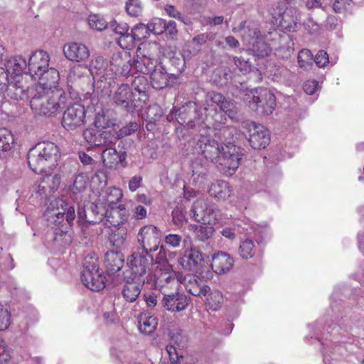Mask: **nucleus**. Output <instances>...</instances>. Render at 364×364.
Returning <instances> with one entry per match:
<instances>
[{"mask_svg":"<svg viewBox=\"0 0 364 364\" xmlns=\"http://www.w3.org/2000/svg\"><path fill=\"white\" fill-rule=\"evenodd\" d=\"M196 146L206 160L218 164L226 175L231 176L236 171L243 156L241 147L232 143L220 146L207 135H200Z\"/></svg>","mask_w":364,"mask_h":364,"instance_id":"obj_1","label":"nucleus"},{"mask_svg":"<svg viewBox=\"0 0 364 364\" xmlns=\"http://www.w3.org/2000/svg\"><path fill=\"white\" fill-rule=\"evenodd\" d=\"M44 216L48 225L54 229V240L62 246L70 244V230L75 218L74 205L61 198H56L50 203Z\"/></svg>","mask_w":364,"mask_h":364,"instance_id":"obj_2","label":"nucleus"},{"mask_svg":"<svg viewBox=\"0 0 364 364\" xmlns=\"http://www.w3.org/2000/svg\"><path fill=\"white\" fill-rule=\"evenodd\" d=\"M67 104V96L60 88L36 90V94L30 102L31 108L36 114L54 116L60 112Z\"/></svg>","mask_w":364,"mask_h":364,"instance_id":"obj_3","label":"nucleus"},{"mask_svg":"<svg viewBox=\"0 0 364 364\" xmlns=\"http://www.w3.org/2000/svg\"><path fill=\"white\" fill-rule=\"evenodd\" d=\"M60 156L59 148L55 143L42 141L30 149L27 161L33 172L41 173L54 168Z\"/></svg>","mask_w":364,"mask_h":364,"instance_id":"obj_4","label":"nucleus"},{"mask_svg":"<svg viewBox=\"0 0 364 364\" xmlns=\"http://www.w3.org/2000/svg\"><path fill=\"white\" fill-rule=\"evenodd\" d=\"M146 284L150 288L159 289L163 294L171 291L179 290L181 283L186 277L180 273H176L169 267H161L155 264L146 276Z\"/></svg>","mask_w":364,"mask_h":364,"instance_id":"obj_5","label":"nucleus"},{"mask_svg":"<svg viewBox=\"0 0 364 364\" xmlns=\"http://www.w3.org/2000/svg\"><path fill=\"white\" fill-rule=\"evenodd\" d=\"M158 50L159 46L156 43H141L136 50L137 58L133 60V68L141 74L150 75L159 64L154 58Z\"/></svg>","mask_w":364,"mask_h":364,"instance_id":"obj_6","label":"nucleus"},{"mask_svg":"<svg viewBox=\"0 0 364 364\" xmlns=\"http://www.w3.org/2000/svg\"><path fill=\"white\" fill-rule=\"evenodd\" d=\"M249 107L260 114H270L276 106V97L267 88L259 87L247 95Z\"/></svg>","mask_w":364,"mask_h":364,"instance_id":"obj_7","label":"nucleus"},{"mask_svg":"<svg viewBox=\"0 0 364 364\" xmlns=\"http://www.w3.org/2000/svg\"><path fill=\"white\" fill-rule=\"evenodd\" d=\"M161 231L154 225L141 227L137 234V241L143 252L149 255L158 250L161 243Z\"/></svg>","mask_w":364,"mask_h":364,"instance_id":"obj_8","label":"nucleus"},{"mask_svg":"<svg viewBox=\"0 0 364 364\" xmlns=\"http://www.w3.org/2000/svg\"><path fill=\"white\" fill-rule=\"evenodd\" d=\"M62 126L68 131H75L86 124V109L80 103H74L64 111L61 121Z\"/></svg>","mask_w":364,"mask_h":364,"instance_id":"obj_9","label":"nucleus"},{"mask_svg":"<svg viewBox=\"0 0 364 364\" xmlns=\"http://www.w3.org/2000/svg\"><path fill=\"white\" fill-rule=\"evenodd\" d=\"M112 99L116 105L133 112L136 108L142 107L144 100L135 99V93L127 83L119 85L112 95Z\"/></svg>","mask_w":364,"mask_h":364,"instance_id":"obj_10","label":"nucleus"},{"mask_svg":"<svg viewBox=\"0 0 364 364\" xmlns=\"http://www.w3.org/2000/svg\"><path fill=\"white\" fill-rule=\"evenodd\" d=\"M154 267L153 264L152 257H149V255H141L138 252H134L127 258V266L129 267L131 274L129 277L134 278L139 280H146V274L147 270L149 272L151 268L150 266Z\"/></svg>","mask_w":364,"mask_h":364,"instance_id":"obj_11","label":"nucleus"},{"mask_svg":"<svg viewBox=\"0 0 364 364\" xmlns=\"http://www.w3.org/2000/svg\"><path fill=\"white\" fill-rule=\"evenodd\" d=\"M190 216L196 222L215 225L218 221L217 210L203 198L197 199L190 210Z\"/></svg>","mask_w":364,"mask_h":364,"instance_id":"obj_12","label":"nucleus"},{"mask_svg":"<svg viewBox=\"0 0 364 364\" xmlns=\"http://www.w3.org/2000/svg\"><path fill=\"white\" fill-rule=\"evenodd\" d=\"M85 269L81 276L82 283L92 291H100L105 287V277L100 271L97 259L88 264L87 260L84 264Z\"/></svg>","mask_w":364,"mask_h":364,"instance_id":"obj_13","label":"nucleus"},{"mask_svg":"<svg viewBox=\"0 0 364 364\" xmlns=\"http://www.w3.org/2000/svg\"><path fill=\"white\" fill-rule=\"evenodd\" d=\"M243 127L249 134L248 141L255 149H264L270 142L269 131L262 124L254 122H246Z\"/></svg>","mask_w":364,"mask_h":364,"instance_id":"obj_14","label":"nucleus"},{"mask_svg":"<svg viewBox=\"0 0 364 364\" xmlns=\"http://www.w3.org/2000/svg\"><path fill=\"white\" fill-rule=\"evenodd\" d=\"M174 117L181 125L185 127H195L200 120L198 105L193 102H187L175 112Z\"/></svg>","mask_w":364,"mask_h":364,"instance_id":"obj_15","label":"nucleus"},{"mask_svg":"<svg viewBox=\"0 0 364 364\" xmlns=\"http://www.w3.org/2000/svg\"><path fill=\"white\" fill-rule=\"evenodd\" d=\"M249 33L250 40H246V38L243 37V41L248 45L247 52L258 58L267 56L271 52V48L261 35L260 31L255 28L249 30Z\"/></svg>","mask_w":364,"mask_h":364,"instance_id":"obj_16","label":"nucleus"},{"mask_svg":"<svg viewBox=\"0 0 364 364\" xmlns=\"http://www.w3.org/2000/svg\"><path fill=\"white\" fill-rule=\"evenodd\" d=\"M270 14L274 20L273 23L278 24L281 29L288 32L296 31L297 17L291 13L287 12L279 4L271 9Z\"/></svg>","mask_w":364,"mask_h":364,"instance_id":"obj_17","label":"nucleus"},{"mask_svg":"<svg viewBox=\"0 0 364 364\" xmlns=\"http://www.w3.org/2000/svg\"><path fill=\"white\" fill-rule=\"evenodd\" d=\"M161 303L163 306L172 313L184 311L188 306L191 299L183 293L171 291L163 294Z\"/></svg>","mask_w":364,"mask_h":364,"instance_id":"obj_18","label":"nucleus"},{"mask_svg":"<svg viewBox=\"0 0 364 364\" xmlns=\"http://www.w3.org/2000/svg\"><path fill=\"white\" fill-rule=\"evenodd\" d=\"M50 56L44 50H36L30 56L28 66L31 76L35 80L48 70Z\"/></svg>","mask_w":364,"mask_h":364,"instance_id":"obj_19","label":"nucleus"},{"mask_svg":"<svg viewBox=\"0 0 364 364\" xmlns=\"http://www.w3.org/2000/svg\"><path fill=\"white\" fill-rule=\"evenodd\" d=\"M177 75L168 73L164 65L159 63L158 66L150 74L151 85L156 90H162L173 85L177 80Z\"/></svg>","mask_w":364,"mask_h":364,"instance_id":"obj_20","label":"nucleus"},{"mask_svg":"<svg viewBox=\"0 0 364 364\" xmlns=\"http://www.w3.org/2000/svg\"><path fill=\"white\" fill-rule=\"evenodd\" d=\"M82 136L90 146H100L115 144L113 141L114 135L110 131H100L88 128L83 131Z\"/></svg>","mask_w":364,"mask_h":364,"instance_id":"obj_21","label":"nucleus"},{"mask_svg":"<svg viewBox=\"0 0 364 364\" xmlns=\"http://www.w3.org/2000/svg\"><path fill=\"white\" fill-rule=\"evenodd\" d=\"M110 67L116 75H129L133 68V61L130 53H114L111 58Z\"/></svg>","mask_w":364,"mask_h":364,"instance_id":"obj_22","label":"nucleus"},{"mask_svg":"<svg viewBox=\"0 0 364 364\" xmlns=\"http://www.w3.org/2000/svg\"><path fill=\"white\" fill-rule=\"evenodd\" d=\"M203 261L201 252L194 248L186 250L183 255L178 259L179 265L184 270L192 272H197L199 270Z\"/></svg>","mask_w":364,"mask_h":364,"instance_id":"obj_23","label":"nucleus"},{"mask_svg":"<svg viewBox=\"0 0 364 364\" xmlns=\"http://www.w3.org/2000/svg\"><path fill=\"white\" fill-rule=\"evenodd\" d=\"M129 217V214L125 205L119 204L117 206L108 207L105 213V223L107 226L116 228L127 222Z\"/></svg>","mask_w":364,"mask_h":364,"instance_id":"obj_24","label":"nucleus"},{"mask_svg":"<svg viewBox=\"0 0 364 364\" xmlns=\"http://www.w3.org/2000/svg\"><path fill=\"white\" fill-rule=\"evenodd\" d=\"M60 183V177L59 175H46L38 181L36 188V193L40 196L47 198L58 188Z\"/></svg>","mask_w":364,"mask_h":364,"instance_id":"obj_25","label":"nucleus"},{"mask_svg":"<svg viewBox=\"0 0 364 364\" xmlns=\"http://www.w3.org/2000/svg\"><path fill=\"white\" fill-rule=\"evenodd\" d=\"M63 53L68 60L75 62L83 61L90 56V50L87 47L82 43L77 42L65 45Z\"/></svg>","mask_w":364,"mask_h":364,"instance_id":"obj_26","label":"nucleus"},{"mask_svg":"<svg viewBox=\"0 0 364 364\" xmlns=\"http://www.w3.org/2000/svg\"><path fill=\"white\" fill-rule=\"evenodd\" d=\"M127 279L122 290L123 298L127 302H134L139 297L142 286L146 284L144 280H139L129 277H126Z\"/></svg>","mask_w":364,"mask_h":364,"instance_id":"obj_27","label":"nucleus"},{"mask_svg":"<svg viewBox=\"0 0 364 364\" xmlns=\"http://www.w3.org/2000/svg\"><path fill=\"white\" fill-rule=\"evenodd\" d=\"M27 63L25 58L21 56H14L6 61V71L11 75V78H16L17 82H21L24 79L23 73L26 68Z\"/></svg>","mask_w":364,"mask_h":364,"instance_id":"obj_28","label":"nucleus"},{"mask_svg":"<svg viewBox=\"0 0 364 364\" xmlns=\"http://www.w3.org/2000/svg\"><path fill=\"white\" fill-rule=\"evenodd\" d=\"M233 263V258L229 254L218 252L213 257L211 267L215 273L224 274L232 269Z\"/></svg>","mask_w":364,"mask_h":364,"instance_id":"obj_29","label":"nucleus"},{"mask_svg":"<svg viewBox=\"0 0 364 364\" xmlns=\"http://www.w3.org/2000/svg\"><path fill=\"white\" fill-rule=\"evenodd\" d=\"M105 267L109 274L119 271L124 264V257L122 252L110 250L105 253Z\"/></svg>","mask_w":364,"mask_h":364,"instance_id":"obj_30","label":"nucleus"},{"mask_svg":"<svg viewBox=\"0 0 364 364\" xmlns=\"http://www.w3.org/2000/svg\"><path fill=\"white\" fill-rule=\"evenodd\" d=\"M181 284H183L186 290L193 296H200L202 295L205 296L210 290L209 286L203 284L202 279L199 277L191 275L189 276V279H187Z\"/></svg>","mask_w":364,"mask_h":364,"instance_id":"obj_31","label":"nucleus"},{"mask_svg":"<svg viewBox=\"0 0 364 364\" xmlns=\"http://www.w3.org/2000/svg\"><path fill=\"white\" fill-rule=\"evenodd\" d=\"M11 79L2 93L5 92L9 97L16 100H22L26 96V91L28 89L25 79L21 80V82H17L16 78Z\"/></svg>","mask_w":364,"mask_h":364,"instance_id":"obj_32","label":"nucleus"},{"mask_svg":"<svg viewBox=\"0 0 364 364\" xmlns=\"http://www.w3.org/2000/svg\"><path fill=\"white\" fill-rule=\"evenodd\" d=\"M232 188L229 183L223 180H218L211 183L208 193L217 200H225L232 194Z\"/></svg>","mask_w":364,"mask_h":364,"instance_id":"obj_33","label":"nucleus"},{"mask_svg":"<svg viewBox=\"0 0 364 364\" xmlns=\"http://www.w3.org/2000/svg\"><path fill=\"white\" fill-rule=\"evenodd\" d=\"M210 100L218 106L220 111L233 117L236 114L235 105L232 100H227L222 94L212 92L209 93Z\"/></svg>","mask_w":364,"mask_h":364,"instance_id":"obj_34","label":"nucleus"},{"mask_svg":"<svg viewBox=\"0 0 364 364\" xmlns=\"http://www.w3.org/2000/svg\"><path fill=\"white\" fill-rule=\"evenodd\" d=\"M37 79L39 82L36 90L54 89L58 88L55 85L60 80V75L55 68H50L43 73V76H39Z\"/></svg>","mask_w":364,"mask_h":364,"instance_id":"obj_35","label":"nucleus"},{"mask_svg":"<svg viewBox=\"0 0 364 364\" xmlns=\"http://www.w3.org/2000/svg\"><path fill=\"white\" fill-rule=\"evenodd\" d=\"M87 68L82 65H77L70 70L68 75V84L70 89H77L82 87L85 83V79Z\"/></svg>","mask_w":364,"mask_h":364,"instance_id":"obj_36","label":"nucleus"},{"mask_svg":"<svg viewBox=\"0 0 364 364\" xmlns=\"http://www.w3.org/2000/svg\"><path fill=\"white\" fill-rule=\"evenodd\" d=\"M102 159L104 165L109 168L116 167L119 162H122L125 157L119 154L114 148L105 149L102 153Z\"/></svg>","mask_w":364,"mask_h":364,"instance_id":"obj_37","label":"nucleus"},{"mask_svg":"<svg viewBox=\"0 0 364 364\" xmlns=\"http://www.w3.org/2000/svg\"><path fill=\"white\" fill-rule=\"evenodd\" d=\"M157 326L158 318L155 316L148 314H141L139 316V329L142 333L147 335L153 333Z\"/></svg>","mask_w":364,"mask_h":364,"instance_id":"obj_38","label":"nucleus"},{"mask_svg":"<svg viewBox=\"0 0 364 364\" xmlns=\"http://www.w3.org/2000/svg\"><path fill=\"white\" fill-rule=\"evenodd\" d=\"M14 144V136L6 128H0V157H3L12 149Z\"/></svg>","mask_w":364,"mask_h":364,"instance_id":"obj_39","label":"nucleus"},{"mask_svg":"<svg viewBox=\"0 0 364 364\" xmlns=\"http://www.w3.org/2000/svg\"><path fill=\"white\" fill-rule=\"evenodd\" d=\"M97 205L92 204L90 209H87L85 210L83 209H79L78 210V220L77 223L80 225L84 226L85 223L88 224H95L102 220L103 213L99 214L98 213L96 214L95 218L94 219L92 218L91 215H95L94 208H97Z\"/></svg>","mask_w":364,"mask_h":364,"instance_id":"obj_40","label":"nucleus"},{"mask_svg":"<svg viewBox=\"0 0 364 364\" xmlns=\"http://www.w3.org/2000/svg\"><path fill=\"white\" fill-rule=\"evenodd\" d=\"M238 253L242 259H250L253 258L257 253V247L254 241L249 238L241 240L238 247Z\"/></svg>","mask_w":364,"mask_h":364,"instance_id":"obj_41","label":"nucleus"},{"mask_svg":"<svg viewBox=\"0 0 364 364\" xmlns=\"http://www.w3.org/2000/svg\"><path fill=\"white\" fill-rule=\"evenodd\" d=\"M104 197L108 207L117 206L123 197V193L120 188L111 186L106 189Z\"/></svg>","mask_w":364,"mask_h":364,"instance_id":"obj_42","label":"nucleus"},{"mask_svg":"<svg viewBox=\"0 0 364 364\" xmlns=\"http://www.w3.org/2000/svg\"><path fill=\"white\" fill-rule=\"evenodd\" d=\"M223 296L219 291H213L208 294L205 301V306L213 311L219 310L223 304Z\"/></svg>","mask_w":364,"mask_h":364,"instance_id":"obj_43","label":"nucleus"},{"mask_svg":"<svg viewBox=\"0 0 364 364\" xmlns=\"http://www.w3.org/2000/svg\"><path fill=\"white\" fill-rule=\"evenodd\" d=\"M190 229L193 232L196 237L202 242L208 240L214 232L213 227L203 225H191Z\"/></svg>","mask_w":364,"mask_h":364,"instance_id":"obj_44","label":"nucleus"},{"mask_svg":"<svg viewBox=\"0 0 364 364\" xmlns=\"http://www.w3.org/2000/svg\"><path fill=\"white\" fill-rule=\"evenodd\" d=\"M297 60L299 66L304 70H309L313 66V54L309 49H301L298 53Z\"/></svg>","mask_w":364,"mask_h":364,"instance_id":"obj_45","label":"nucleus"},{"mask_svg":"<svg viewBox=\"0 0 364 364\" xmlns=\"http://www.w3.org/2000/svg\"><path fill=\"white\" fill-rule=\"evenodd\" d=\"M127 236V230L122 227L115 228L114 230H112L109 233V240L113 243L114 246L119 247L122 245Z\"/></svg>","mask_w":364,"mask_h":364,"instance_id":"obj_46","label":"nucleus"},{"mask_svg":"<svg viewBox=\"0 0 364 364\" xmlns=\"http://www.w3.org/2000/svg\"><path fill=\"white\" fill-rule=\"evenodd\" d=\"M108 110L102 109L95 117L94 126L97 129H107L112 124L111 120L107 114Z\"/></svg>","mask_w":364,"mask_h":364,"instance_id":"obj_47","label":"nucleus"},{"mask_svg":"<svg viewBox=\"0 0 364 364\" xmlns=\"http://www.w3.org/2000/svg\"><path fill=\"white\" fill-rule=\"evenodd\" d=\"M139 129V124L136 122H129L127 125L122 127L117 132L116 136H114L113 141L115 142L117 139H123L136 132Z\"/></svg>","mask_w":364,"mask_h":364,"instance_id":"obj_48","label":"nucleus"},{"mask_svg":"<svg viewBox=\"0 0 364 364\" xmlns=\"http://www.w3.org/2000/svg\"><path fill=\"white\" fill-rule=\"evenodd\" d=\"M147 85V79L142 75L135 77L132 81V87L134 90V93L136 94L137 92L141 96H146V92Z\"/></svg>","mask_w":364,"mask_h":364,"instance_id":"obj_49","label":"nucleus"},{"mask_svg":"<svg viewBox=\"0 0 364 364\" xmlns=\"http://www.w3.org/2000/svg\"><path fill=\"white\" fill-rule=\"evenodd\" d=\"M149 33L148 24L139 23L132 29V35L135 41H140L148 38Z\"/></svg>","mask_w":364,"mask_h":364,"instance_id":"obj_50","label":"nucleus"},{"mask_svg":"<svg viewBox=\"0 0 364 364\" xmlns=\"http://www.w3.org/2000/svg\"><path fill=\"white\" fill-rule=\"evenodd\" d=\"M126 11L131 16H139L141 14L143 7L139 0H129L126 3Z\"/></svg>","mask_w":364,"mask_h":364,"instance_id":"obj_51","label":"nucleus"},{"mask_svg":"<svg viewBox=\"0 0 364 364\" xmlns=\"http://www.w3.org/2000/svg\"><path fill=\"white\" fill-rule=\"evenodd\" d=\"M88 24L92 29H95L97 31H103L107 27V23L106 21L96 14L89 16Z\"/></svg>","mask_w":364,"mask_h":364,"instance_id":"obj_52","label":"nucleus"},{"mask_svg":"<svg viewBox=\"0 0 364 364\" xmlns=\"http://www.w3.org/2000/svg\"><path fill=\"white\" fill-rule=\"evenodd\" d=\"M117 43L122 49L131 50L135 46V40L132 33H129L127 31L119 36L117 39Z\"/></svg>","mask_w":364,"mask_h":364,"instance_id":"obj_53","label":"nucleus"},{"mask_svg":"<svg viewBox=\"0 0 364 364\" xmlns=\"http://www.w3.org/2000/svg\"><path fill=\"white\" fill-rule=\"evenodd\" d=\"M147 24L149 32L156 35H160L166 30V21L162 18H154Z\"/></svg>","mask_w":364,"mask_h":364,"instance_id":"obj_54","label":"nucleus"},{"mask_svg":"<svg viewBox=\"0 0 364 364\" xmlns=\"http://www.w3.org/2000/svg\"><path fill=\"white\" fill-rule=\"evenodd\" d=\"M166 350L168 355L170 364H178V362L182 363L186 359V357L178 355L176 348L173 345H167Z\"/></svg>","mask_w":364,"mask_h":364,"instance_id":"obj_55","label":"nucleus"},{"mask_svg":"<svg viewBox=\"0 0 364 364\" xmlns=\"http://www.w3.org/2000/svg\"><path fill=\"white\" fill-rule=\"evenodd\" d=\"M215 33L210 32V33H203L196 35L192 39L193 44L196 46H201L205 44L208 41H212L215 38Z\"/></svg>","mask_w":364,"mask_h":364,"instance_id":"obj_56","label":"nucleus"},{"mask_svg":"<svg viewBox=\"0 0 364 364\" xmlns=\"http://www.w3.org/2000/svg\"><path fill=\"white\" fill-rule=\"evenodd\" d=\"M235 65L239 68L242 74H246L250 72L258 73V70H254L248 61L244 60L238 57L234 58Z\"/></svg>","mask_w":364,"mask_h":364,"instance_id":"obj_57","label":"nucleus"},{"mask_svg":"<svg viewBox=\"0 0 364 364\" xmlns=\"http://www.w3.org/2000/svg\"><path fill=\"white\" fill-rule=\"evenodd\" d=\"M316 65L319 68H323L329 63L328 54L323 50H319L314 60Z\"/></svg>","mask_w":364,"mask_h":364,"instance_id":"obj_58","label":"nucleus"},{"mask_svg":"<svg viewBox=\"0 0 364 364\" xmlns=\"http://www.w3.org/2000/svg\"><path fill=\"white\" fill-rule=\"evenodd\" d=\"M10 325V313L7 309L0 308V331L8 328Z\"/></svg>","mask_w":364,"mask_h":364,"instance_id":"obj_59","label":"nucleus"},{"mask_svg":"<svg viewBox=\"0 0 364 364\" xmlns=\"http://www.w3.org/2000/svg\"><path fill=\"white\" fill-rule=\"evenodd\" d=\"M164 240L167 245L172 247H178L180 246L182 237L178 234H169L165 237Z\"/></svg>","mask_w":364,"mask_h":364,"instance_id":"obj_60","label":"nucleus"},{"mask_svg":"<svg viewBox=\"0 0 364 364\" xmlns=\"http://www.w3.org/2000/svg\"><path fill=\"white\" fill-rule=\"evenodd\" d=\"M166 36L171 39H173L176 37L178 34V30L176 28V23L174 21H169L168 22L166 21Z\"/></svg>","mask_w":364,"mask_h":364,"instance_id":"obj_61","label":"nucleus"},{"mask_svg":"<svg viewBox=\"0 0 364 364\" xmlns=\"http://www.w3.org/2000/svg\"><path fill=\"white\" fill-rule=\"evenodd\" d=\"M143 178L140 175H136L131 178L129 181V189L132 192L136 191L139 188L142 186Z\"/></svg>","mask_w":364,"mask_h":364,"instance_id":"obj_62","label":"nucleus"},{"mask_svg":"<svg viewBox=\"0 0 364 364\" xmlns=\"http://www.w3.org/2000/svg\"><path fill=\"white\" fill-rule=\"evenodd\" d=\"M206 120L213 127H217L220 124L225 123L226 117H225V114H223L222 112H215V115L212 117L211 120H209L208 117Z\"/></svg>","mask_w":364,"mask_h":364,"instance_id":"obj_63","label":"nucleus"},{"mask_svg":"<svg viewBox=\"0 0 364 364\" xmlns=\"http://www.w3.org/2000/svg\"><path fill=\"white\" fill-rule=\"evenodd\" d=\"M133 217L136 220H143L147 217V210L141 205H137L133 209Z\"/></svg>","mask_w":364,"mask_h":364,"instance_id":"obj_64","label":"nucleus"}]
</instances>
